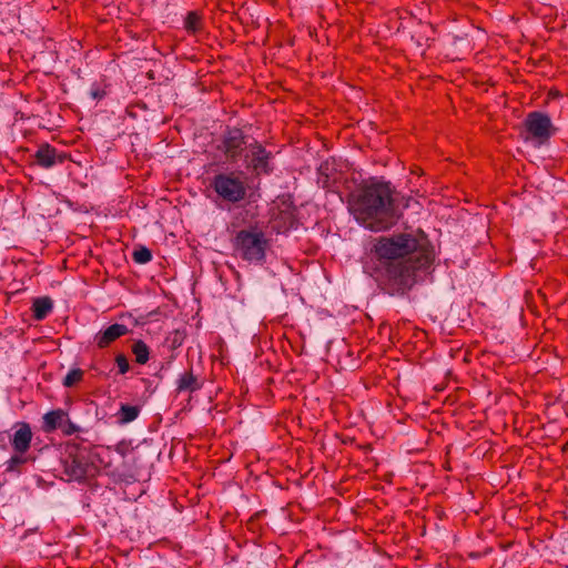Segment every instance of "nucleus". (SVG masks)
<instances>
[{"label":"nucleus","mask_w":568,"mask_h":568,"mask_svg":"<svg viewBox=\"0 0 568 568\" xmlns=\"http://www.w3.org/2000/svg\"><path fill=\"white\" fill-rule=\"evenodd\" d=\"M373 252L385 266L388 280L402 288L410 287L416 271L429 267L434 257L425 236L410 232L377 237Z\"/></svg>","instance_id":"obj_1"},{"label":"nucleus","mask_w":568,"mask_h":568,"mask_svg":"<svg viewBox=\"0 0 568 568\" xmlns=\"http://www.w3.org/2000/svg\"><path fill=\"white\" fill-rule=\"evenodd\" d=\"M352 209L356 220L365 229L379 232L390 227L396 220L397 210L389 182L378 181L365 185L354 196Z\"/></svg>","instance_id":"obj_2"},{"label":"nucleus","mask_w":568,"mask_h":568,"mask_svg":"<svg viewBox=\"0 0 568 568\" xmlns=\"http://www.w3.org/2000/svg\"><path fill=\"white\" fill-rule=\"evenodd\" d=\"M235 250L248 262H262L265 257L267 241L257 229L240 231L234 241Z\"/></svg>","instance_id":"obj_3"},{"label":"nucleus","mask_w":568,"mask_h":568,"mask_svg":"<svg viewBox=\"0 0 568 568\" xmlns=\"http://www.w3.org/2000/svg\"><path fill=\"white\" fill-rule=\"evenodd\" d=\"M524 126L527 133L526 141H532L536 145L548 143L557 131L550 116L539 111L528 113L524 121Z\"/></svg>","instance_id":"obj_4"},{"label":"nucleus","mask_w":568,"mask_h":568,"mask_svg":"<svg viewBox=\"0 0 568 568\" xmlns=\"http://www.w3.org/2000/svg\"><path fill=\"white\" fill-rule=\"evenodd\" d=\"M246 145V135L239 128H227L219 143L216 150L220 151L226 161L235 162L242 155Z\"/></svg>","instance_id":"obj_5"},{"label":"nucleus","mask_w":568,"mask_h":568,"mask_svg":"<svg viewBox=\"0 0 568 568\" xmlns=\"http://www.w3.org/2000/svg\"><path fill=\"white\" fill-rule=\"evenodd\" d=\"M272 152L260 143L250 145L245 155L246 168L255 175H270L273 172Z\"/></svg>","instance_id":"obj_6"},{"label":"nucleus","mask_w":568,"mask_h":568,"mask_svg":"<svg viewBox=\"0 0 568 568\" xmlns=\"http://www.w3.org/2000/svg\"><path fill=\"white\" fill-rule=\"evenodd\" d=\"M62 478L67 481H80L89 474V464L82 455H69L62 462Z\"/></svg>","instance_id":"obj_7"},{"label":"nucleus","mask_w":568,"mask_h":568,"mask_svg":"<svg viewBox=\"0 0 568 568\" xmlns=\"http://www.w3.org/2000/svg\"><path fill=\"white\" fill-rule=\"evenodd\" d=\"M214 190L223 200L230 202L242 200L246 193L241 180H214Z\"/></svg>","instance_id":"obj_8"},{"label":"nucleus","mask_w":568,"mask_h":568,"mask_svg":"<svg viewBox=\"0 0 568 568\" xmlns=\"http://www.w3.org/2000/svg\"><path fill=\"white\" fill-rule=\"evenodd\" d=\"M274 220H280L278 227H292L295 220V210L288 197H282L275 202L272 209Z\"/></svg>","instance_id":"obj_9"},{"label":"nucleus","mask_w":568,"mask_h":568,"mask_svg":"<svg viewBox=\"0 0 568 568\" xmlns=\"http://www.w3.org/2000/svg\"><path fill=\"white\" fill-rule=\"evenodd\" d=\"M34 158L39 165L50 168L55 163H63L67 156L63 153H58L53 146L45 143L39 146Z\"/></svg>","instance_id":"obj_10"},{"label":"nucleus","mask_w":568,"mask_h":568,"mask_svg":"<svg viewBox=\"0 0 568 568\" xmlns=\"http://www.w3.org/2000/svg\"><path fill=\"white\" fill-rule=\"evenodd\" d=\"M17 429L11 438V445L14 452L27 453L32 440V432L28 424H17Z\"/></svg>","instance_id":"obj_11"},{"label":"nucleus","mask_w":568,"mask_h":568,"mask_svg":"<svg viewBox=\"0 0 568 568\" xmlns=\"http://www.w3.org/2000/svg\"><path fill=\"white\" fill-rule=\"evenodd\" d=\"M128 331V327L123 324H112L95 335V343L100 348H104L116 338L125 335Z\"/></svg>","instance_id":"obj_12"},{"label":"nucleus","mask_w":568,"mask_h":568,"mask_svg":"<svg viewBox=\"0 0 568 568\" xmlns=\"http://www.w3.org/2000/svg\"><path fill=\"white\" fill-rule=\"evenodd\" d=\"M347 165L335 158H331L322 162L318 173L322 178H336L346 174Z\"/></svg>","instance_id":"obj_13"},{"label":"nucleus","mask_w":568,"mask_h":568,"mask_svg":"<svg viewBox=\"0 0 568 568\" xmlns=\"http://www.w3.org/2000/svg\"><path fill=\"white\" fill-rule=\"evenodd\" d=\"M69 422L68 415L62 409H55L43 416L44 429L51 432L58 427H63V423Z\"/></svg>","instance_id":"obj_14"},{"label":"nucleus","mask_w":568,"mask_h":568,"mask_svg":"<svg viewBox=\"0 0 568 568\" xmlns=\"http://www.w3.org/2000/svg\"><path fill=\"white\" fill-rule=\"evenodd\" d=\"M200 387V382L192 373H184L178 379V389L180 392H194Z\"/></svg>","instance_id":"obj_15"},{"label":"nucleus","mask_w":568,"mask_h":568,"mask_svg":"<svg viewBox=\"0 0 568 568\" xmlns=\"http://www.w3.org/2000/svg\"><path fill=\"white\" fill-rule=\"evenodd\" d=\"M184 28L192 34L200 32L203 29L202 16L196 11H190L185 18Z\"/></svg>","instance_id":"obj_16"},{"label":"nucleus","mask_w":568,"mask_h":568,"mask_svg":"<svg viewBox=\"0 0 568 568\" xmlns=\"http://www.w3.org/2000/svg\"><path fill=\"white\" fill-rule=\"evenodd\" d=\"M52 310V302L48 297L38 298L33 302V315L37 320H43Z\"/></svg>","instance_id":"obj_17"},{"label":"nucleus","mask_w":568,"mask_h":568,"mask_svg":"<svg viewBox=\"0 0 568 568\" xmlns=\"http://www.w3.org/2000/svg\"><path fill=\"white\" fill-rule=\"evenodd\" d=\"M132 353L135 356V361L139 364H145L149 361L150 349L148 345L142 341H136L132 345Z\"/></svg>","instance_id":"obj_18"},{"label":"nucleus","mask_w":568,"mask_h":568,"mask_svg":"<svg viewBox=\"0 0 568 568\" xmlns=\"http://www.w3.org/2000/svg\"><path fill=\"white\" fill-rule=\"evenodd\" d=\"M27 453L22 452H14V454L10 457V459L7 462V471H14L17 470L21 465L26 464L28 462V457L26 455Z\"/></svg>","instance_id":"obj_19"},{"label":"nucleus","mask_w":568,"mask_h":568,"mask_svg":"<svg viewBox=\"0 0 568 568\" xmlns=\"http://www.w3.org/2000/svg\"><path fill=\"white\" fill-rule=\"evenodd\" d=\"M139 412L136 406L122 405L120 408V419L122 423L133 422L139 416Z\"/></svg>","instance_id":"obj_20"},{"label":"nucleus","mask_w":568,"mask_h":568,"mask_svg":"<svg viewBox=\"0 0 568 568\" xmlns=\"http://www.w3.org/2000/svg\"><path fill=\"white\" fill-rule=\"evenodd\" d=\"M82 376H83V372L81 369H79V368L71 369L64 377L63 385L67 387H71L75 383L80 382Z\"/></svg>","instance_id":"obj_21"},{"label":"nucleus","mask_w":568,"mask_h":568,"mask_svg":"<svg viewBox=\"0 0 568 568\" xmlns=\"http://www.w3.org/2000/svg\"><path fill=\"white\" fill-rule=\"evenodd\" d=\"M133 258L136 263L145 264L152 260V254L149 248L141 247L134 251Z\"/></svg>","instance_id":"obj_22"},{"label":"nucleus","mask_w":568,"mask_h":568,"mask_svg":"<svg viewBox=\"0 0 568 568\" xmlns=\"http://www.w3.org/2000/svg\"><path fill=\"white\" fill-rule=\"evenodd\" d=\"M115 362H116L120 374H125L129 371L130 365L124 355H118L115 358Z\"/></svg>","instance_id":"obj_23"},{"label":"nucleus","mask_w":568,"mask_h":568,"mask_svg":"<svg viewBox=\"0 0 568 568\" xmlns=\"http://www.w3.org/2000/svg\"><path fill=\"white\" fill-rule=\"evenodd\" d=\"M418 170H419V169H418V168H416V170H413V171H412V173H413V174H420V173L418 172Z\"/></svg>","instance_id":"obj_24"},{"label":"nucleus","mask_w":568,"mask_h":568,"mask_svg":"<svg viewBox=\"0 0 568 568\" xmlns=\"http://www.w3.org/2000/svg\"><path fill=\"white\" fill-rule=\"evenodd\" d=\"M216 178L222 179V178H226V176H225V175H223V174H220V175H217Z\"/></svg>","instance_id":"obj_25"}]
</instances>
